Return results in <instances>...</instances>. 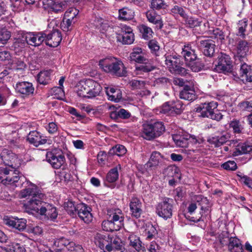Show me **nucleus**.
<instances>
[{
	"label": "nucleus",
	"instance_id": "1",
	"mask_svg": "<svg viewBox=\"0 0 252 252\" xmlns=\"http://www.w3.org/2000/svg\"><path fill=\"white\" fill-rule=\"evenodd\" d=\"M26 187L20 193L21 198H27L25 203L26 208L51 220H55L58 213L55 207L45 202V195L39 190L37 187L30 182H27Z\"/></svg>",
	"mask_w": 252,
	"mask_h": 252
},
{
	"label": "nucleus",
	"instance_id": "2",
	"mask_svg": "<svg viewBox=\"0 0 252 252\" xmlns=\"http://www.w3.org/2000/svg\"><path fill=\"white\" fill-rule=\"evenodd\" d=\"M107 220L102 222V228L106 231H118L124 226V215L118 208L107 210Z\"/></svg>",
	"mask_w": 252,
	"mask_h": 252
},
{
	"label": "nucleus",
	"instance_id": "3",
	"mask_svg": "<svg viewBox=\"0 0 252 252\" xmlns=\"http://www.w3.org/2000/svg\"><path fill=\"white\" fill-rule=\"evenodd\" d=\"M130 60L141 64L136 67V74L147 73L153 70L155 66L153 62L146 57L145 52L139 47L134 48L130 54Z\"/></svg>",
	"mask_w": 252,
	"mask_h": 252
},
{
	"label": "nucleus",
	"instance_id": "4",
	"mask_svg": "<svg viewBox=\"0 0 252 252\" xmlns=\"http://www.w3.org/2000/svg\"><path fill=\"white\" fill-rule=\"evenodd\" d=\"M99 66L104 72L117 76H124L126 73V68L122 61L113 57L100 60Z\"/></svg>",
	"mask_w": 252,
	"mask_h": 252
},
{
	"label": "nucleus",
	"instance_id": "5",
	"mask_svg": "<svg viewBox=\"0 0 252 252\" xmlns=\"http://www.w3.org/2000/svg\"><path fill=\"white\" fill-rule=\"evenodd\" d=\"M19 171L4 165L0 166V183L4 185H12L15 187H20L25 177L20 176Z\"/></svg>",
	"mask_w": 252,
	"mask_h": 252
},
{
	"label": "nucleus",
	"instance_id": "6",
	"mask_svg": "<svg viewBox=\"0 0 252 252\" xmlns=\"http://www.w3.org/2000/svg\"><path fill=\"white\" fill-rule=\"evenodd\" d=\"M217 102L211 101L202 103L196 108V112L200 113L203 117H207L213 120L220 121L222 118V115L217 109Z\"/></svg>",
	"mask_w": 252,
	"mask_h": 252
},
{
	"label": "nucleus",
	"instance_id": "7",
	"mask_svg": "<svg viewBox=\"0 0 252 252\" xmlns=\"http://www.w3.org/2000/svg\"><path fill=\"white\" fill-rule=\"evenodd\" d=\"M165 130L162 122H158L154 124H145L142 126L141 136L148 140L159 136Z\"/></svg>",
	"mask_w": 252,
	"mask_h": 252
},
{
	"label": "nucleus",
	"instance_id": "8",
	"mask_svg": "<svg viewBox=\"0 0 252 252\" xmlns=\"http://www.w3.org/2000/svg\"><path fill=\"white\" fill-rule=\"evenodd\" d=\"M173 200L169 198H164L162 201L159 203L157 206L158 215L166 220L172 215Z\"/></svg>",
	"mask_w": 252,
	"mask_h": 252
},
{
	"label": "nucleus",
	"instance_id": "9",
	"mask_svg": "<svg viewBox=\"0 0 252 252\" xmlns=\"http://www.w3.org/2000/svg\"><path fill=\"white\" fill-rule=\"evenodd\" d=\"M0 158L4 165L11 167L12 169H16L19 166L21 161L17 156L7 149H4L0 154Z\"/></svg>",
	"mask_w": 252,
	"mask_h": 252
},
{
	"label": "nucleus",
	"instance_id": "10",
	"mask_svg": "<svg viewBox=\"0 0 252 252\" xmlns=\"http://www.w3.org/2000/svg\"><path fill=\"white\" fill-rule=\"evenodd\" d=\"M232 61L230 57L223 53H221L218 58V64L216 69L219 72H228L232 69Z\"/></svg>",
	"mask_w": 252,
	"mask_h": 252
},
{
	"label": "nucleus",
	"instance_id": "11",
	"mask_svg": "<svg viewBox=\"0 0 252 252\" xmlns=\"http://www.w3.org/2000/svg\"><path fill=\"white\" fill-rule=\"evenodd\" d=\"M46 34L42 32H29L25 34L24 38L27 44L33 46H38L45 40Z\"/></svg>",
	"mask_w": 252,
	"mask_h": 252
},
{
	"label": "nucleus",
	"instance_id": "12",
	"mask_svg": "<svg viewBox=\"0 0 252 252\" xmlns=\"http://www.w3.org/2000/svg\"><path fill=\"white\" fill-rule=\"evenodd\" d=\"M91 208L86 204L82 203L77 205V212L78 217L85 223H89L93 220Z\"/></svg>",
	"mask_w": 252,
	"mask_h": 252
},
{
	"label": "nucleus",
	"instance_id": "13",
	"mask_svg": "<svg viewBox=\"0 0 252 252\" xmlns=\"http://www.w3.org/2000/svg\"><path fill=\"white\" fill-rule=\"evenodd\" d=\"M15 89L17 93L22 95L23 97H28L32 94L34 90L32 83L25 81L18 82Z\"/></svg>",
	"mask_w": 252,
	"mask_h": 252
},
{
	"label": "nucleus",
	"instance_id": "14",
	"mask_svg": "<svg viewBox=\"0 0 252 252\" xmlns=\"http://www.w3.org/2000/svg\"><path fill=\"white\" fill-rule=\"evenodd\" d=\"M165 62L170 70L173 69L183 75L186 74V69L179 66L180 61L178 58L172 56H167L165 57Z\"/></svg>",
	"mask_w": 252,
	"mask_h": 252
},
{
	"label": "nucleus",
	"instance_id": "15",
	"mask_svg": "<svg viewBox=\"0 0 252 252\" xmlns=\"http://www.w3.org/2000/svg\"><path fill=\"white\" fill-rule=\"evenodd\" d=\"M65 4L66 2L63 0H44L43 1L45 8H49L55 13L63 11Z\"/></svg>",
	"mask_w": 252,
	"mask_h": 252
},
{
	"label": "nucleus",
	"instance_id": "16",
	"mask_svg": "<svg viewBox=\"0 0 252 252\" xmlns=\"http://www.w3.org/2000/svg\"><path fill=\"white\" fill-rule=\"evenodd\" d=\"M4 222L6 225L19 231L24 230L26 227L27 220L24 219L6 217L4 219Z\"/></svg>",
	"mask_w": 252,
	"mask_h": 252
},
{
	"label": "nucleus",
	"instance_id": "17",
	"mask_svg": "<svg viewBox=\"0 0 252 252\" xmlns=\"http://www.w3.org/2000/svg\"><path fill=\"white\" fill-rule=\"evenodd\" d=\"M142 203L137 197H132L129 203V208L131 215L132 217L138 219L142 213Z\"/></svg>",
	"mask_w": 252,
	"mask_h": 252
},
{
	"label": "nucleus",
	"instance_id": "18",
	"mask_svg": "<svg viewBox=\"0 0 252 252\" xmlns=\"http://www.w3.org/2000/svg\"><path fill=\"white\" fill-rule=\"evenodd\" d=\"M27 140L31 144L37 147L46 143L45 137L36 130L31 131L27 136Z\"/></svg>",
	"mask_w": 252,
	"mask_h": 252
},
{
	"label": "nucleus",
	"instance_id": "19",
	"mask_svg": "<svg viewBox=\"0 0 252 252\" xmlns=\"http://www.w3.org/2000/svg\"><path fill=\"white\" fill-rule=\"evenodd\" d=\"M61 33L58 30H54L52 33L46 34L45 41L46 45L55 47L58 46L62 41Z\"/></svg>",
	"mask_w": 252,
	"mask_h": 252
},
{
	"label": "nucleus",
	"instance_id": "20",
	"mask_svg": "<svg viewBox=\"0 0 252 252\" xmlns=\"http://www.w3.org/2000/svg\"><path fill=\"white\" fill-rule=\"evenodd\" d=\"M47 161L55 169L60 168L64 162V157L62 155L58 156L52 152H48L46 154Z\"/></svg>",
	"mask_w": 252,
	"mask_h": 252
},
{
	"label": "nucleus",
	"instance_id": "21",
	"mask_svg": "<svg viewBox=\"0 0 252 252\" xmlns=\"http://www.w3.org/2000/svg\"><path fill=\"white\" fill-rule=\"evenodd\" d=\"M200 47L206 56L211 57L215 52V42L212 40L207 39L200 41Z\"/></svg>",
	"mask_w": 252,
	"mask_h": 252
},
{
	"label": "nucleus",
	"instance_id": "22",
	"mask_svg": "<svg viewBox=\"0 0 252 252\" xmlns=\"http://www.w3.org/2000/svg\"><path fill=\"white\" fill-rule=\"evenodd\" d=\"M240 79L243 82H252V68L244 63L241 64L240 69Z\"/></svg>",
	"mask_w": 252,
	"mask_h": 252
},
{
	"label": "nucleus",
	"instance_id": "23",
	"mask_svg": "<svg viewBox=\"0 0 252 252\" xmlns=\"http://www.w3.org/2000/svg\"><path fill=\"white\" fill-rule=\"evenodd\" d=\"M101 90V86L92 79H88V92L86 97L92 98L98 96Z\"/></svg>",
	"mask_w": 252,
	"mask_h": 252
},
{
	"label": "nucleus",
	"instance_id": "24",
	"mask_svg": "<svg viewBox=\"0 0 252 252\" xmlns=\"http://www.w3.org/2000/svg\"><path fill=\"white\" fill-rule=\"evenodd\" d=\"M173 139L176 145L181 147H187L189 142L194 144L199 143L198 140L194 135H189V138H185L180 135H176L173 136Z\"/></svg>",
	"mask_w": 252,
	"mask_h": 252
},
{
	"label": "nucleus",
	"instance_id": "25",
	"mask_svg": "<svg viewBox=\"0 0 252 252\" xmlns=\"http://www.w3.org/2000/svg\"><path fill=\"white\" fill-rule=\"evenodd\" d=\"M163 156L160 153L157 151H154L152 153L150 158L146 164L147 169H153L157 168L159 163L162 161Z\"/></svg>",
	"mask_w": 252,
	"mask_h": 252
},
{
	"label": "nucleus",
	"instance_id": "26",
	"mask_svg": "<svg viewBox=\"0 0 252 252\" xmlns=\"http://www.w3.org/2000/svg\"><path fill=\"white\" fill-rule=\"evenodd\" d=\"M182 55L184 56L186 64L188 63L196 60L197 55L195 53V49L191 44L185 45L182 49Z\"/></svg>",
	"mask_w": 252,
	"mask_h": 252
},
{
	"label": "nucleus",
	"instance_id": "27",
	"mask_svg": "<svg viewBox=\"0 0 252 252\" xmlns=\"http://www.w3.org/2000/svg\"><path fill=\"white\" fill-rule=\"evenodd\" d=\"M146 15L148 21L156 25L158 29H161L162 28L163 23L161 18L156 12L155 10L148 11Z\"/></svg>",
	"mask_w": 252,
	"mask_h": 252
},
{
	"label": "nucleus",
	"instance_id": "28",
	"mask_svg": "<svg viewBox=\"0 0 252 252\" xmlns=\"http://www.w3.org/2000/svg\"><path fill=\"white\" fill-rule=\"evenodd\" d=\"M74 245V242H70L64 237L56 239L54 242V247L56 248V251L59 252H63L62 250H64V248L68 250L69 247H72Z\"/></svg>",
	"mask_w": 252,
	"mask_h": 252
},
{
	"label": "nucleus",
	"instance_id": "29",
	"mask_svg": "<svg viewBox=\"0 0 252 252\" xmlns=\"http://www.w3.org/2000/svg\"><path fill=\"white\" fill-rule=\"evenodd\" d=\"M180 98L185 100L191 101L196 98V94L193 86L185 85L183 90L180 93Z\"/></svg>",
	"mask_w": 252,
	"mask_h": 252
},
{
	"label": "nucleus",
	"instance_id": "30",
	"mask_svg": "<svg viewBox=\"0 0 252 252\" xmlns=\"http://www.w3.org/2000/svg\"><path fill=\"white\" fill-rule=\"evenodd\" d=\"M234 151L233 156H238L252 152V143L248 142L238 143Z\"/></svg>",
	"mask_w": 252,
	"mask_h": 252
},
{
	"label": "nucleus",
	"instance_id": "31",
	"mask_svg": "<svg viewBox=\"0 0 252 252\" xmlns=\"http://www.w3.org/2000/svg\"><path fill=\"white\" fill-rule=\"evenodd\" d=\"M105 89L109 100L118 102L122 98V92L119 89L113 87H107Z\"/></svg>",
	"mask_w": 252,
	"mask_h": 252
},
{
	"label": "nucleus",
	"instance_id": "32",
	"mask_svg": "<svg viewBox=\"0 0 252 252\" xmlns=\"http://www.w3.org/2000/svg\"><path fill=\"white\" fill-rule=\"evenodd\" d=\"M228 248L230 252H244L241 241L236 237H230L229 238Z\"/></svg>",
	"mask_w": 252,
	"mask_h": 252
},
{
	"label": "nucleus",
	"instance_id": "33",
	"mask_svg": "<svg viewBox=\"0 0 252 252\" xmlns=\"http://www.w3.org/2000/svg\"><path fill=\"white\" fill-rule=\"evenodd\" d=\"M230 138V134L224 132L220 136L214 137L209 140L210 144L218 147L222 145Z\"/></svg>",
	"mask_w": 252,
	"mask_h": 252
},
{
	"label": "nucleus",
	"instance_id": "34",
	"mask_svg": "<svg viewBox=\"0 0 252 252\" xmlns=\"http://www.w3.org/2000/svg\"><path fill=\"white\" fill-rule=\"evenodd\" d=\"M51 72L50 70L41 71L37 76L38 82L44 85L49 84L51 80Z\"/></svg>",
	"mask_w": 252,
	"mask_h": 252
},
{
	"label": "nucleus",
	"instance_id": "35",
	"mask_svg": "<svg viewBox=\"0 0 252 252\" xmlns=\"http://www.w3.org/2000/svg\"><path fill=\"white\" fill-rule=\"evenodd\" d=\"M88 79L81 80L77 84L76 91L79 96L86 97L88 94Z\"/></svg>",
	"mask_w": 252,
	"mask_h": 252
},
{
	"label": "nucleus",
	"instance_id": "36",
	"mask_svg": "<svg viewBox=\"0 0 252 252\" xmlns=\"http://www.w3.org/2000/svg\"><path fill=\"white\" fill-rule=\"evenodd\" d=\"M249 50V46L246 41L241 40L239 42L236 50L237 54L239 57L241 58L244 57Z\"/></svg>",
	"mask_w": 252,
	"mask_h": 252
},
{
	"label": "nucleus",
	"instance_id": "37",
	"mask_svg": "<svg viewBox=\"0 0 252 252\" xmlns=\"http://www.w3.org/2000/svg\"><path fill=\"white\" fill-rule=\"evenodd\" d=\"M107 237L101 234L97 233L94 237V243L101 250L105 251V246L108 245V242Z\"/></svg>",
	"mask_w": 252,
	"mask_h": 252
},
{
	"label": "nucleus",
	"instance_id": "38",
	"mask_svg": "<svg viewBox=\"0 0 252 252\" xmlns=\"http://www.w3.org/2000/svg\"><path fill=\"white\" fill-rule=\"evenodd\" d=\"M121 166L118 164L115 167L111 169L107 173L106 180L109 183H113L117 180L119 177L118 170L121 169Z\"/></svg>",
	"mask_w": 252,
	"mask_h": 252
},
{
	"label": "nucleus",
	"instance_id": "39",
	"mask_svg": "<svg viewBox=\"0 0 252 252\" xmlns=\"http://www.w3.org/2000/svg\"><path fill=\"white\" fill-rule=\"evenodd\" d=\"M119 18L123 20H128L134 17V12L127 8L125 7L119 10Z\"/></svg>",
	"mask_w": 252,
	"mask_h": 252
},
{
	"label": "nucleus",
	"instance_id": "40",
	"mask_svg": "<svg viewBox=\"0 0 252 252\" xmlns=\"http://www.w3.org/2000/svg\"><path fill=\"white\" fill-rule=\"evenodd\" d=\"M129 244L133 247L137 251L141 250V242L138 237L133 234H130L128 237Z\"/></svg>",
	"mask_w": 252,
	"mask_h": 252
},
{
	"label": "nucleus",
	"instance_id": "41",
	"mask_svg": "<svg viewBox=\"0 0 252 252\" xmlns=\"http://www.w3.org/2000/svg\"><path fill=\"white\" fill-rule=\"evenodd\" d=\"M173 106L171 102H167L164 103L161 106L157 109V111L159 113L164 114L167 115H173Z\"/></svg>",
	"mask_w": 252,
	"mask_h": 252
},
{
	"label": "nucleus",
	"instance_id": "42",
	"mask_svg": "<svg viewBox=\"0 0 252 252\" xmlns=\"http://www.w3.org/2000/svg\"><path fill=\"white\" fill-rule=\"evenodd\" d=\"M6 250L8 252H26L23 246L16 243H11L6 246Z\"/></svg>",
	"mask_w": 252,
	"mask_h": 252
},
{
	"label": "nucleus",
	"instance_id": "43",
	"mask_svg": "<svg viewBox=\"0 0 252 252\" xmlns=\"http://www.w3.org/2000/svg\"><path fill=\"white\" fill-rule=\"evenodd\" d=\"M186 65L194 72L199 71L203 67V64L197 58L195 61H191L188 63Z\"/></svg>",
	"mask_w": 252,
	"mask_h": 252
},
{
	"label": "nucleus",
	"instance_id": "44",
	"mask_svg": "<svg viewBox=\"0 0 252 252\" xmlns=\"http://www.w3.org/2000/svg\"><path fill=\"white\" fill-rule=\"evenodd\" d=\"M167 5L164 0H152L151 7L153 10H160L166 8Z\"/></svg>",
	"mask_w": 252,
	"mask_h": 252
},
{
	"label": "nucleus",
	"instance_id": "45",
	"mask_svg": "<svg viewBox=\"0 0 252 252\" xmlns=\"http://www.w3.org/2000/svg\"><path fill=\"white\" fill-rule=\"evenodd\" d=\"M140 32L142 33V37L145 39H149L152 37L153 33L151 28L146 25H141L139 27Z\"/></svg>",
	"mask_w": 252,
	"mask_h": 252
},
{
	"label": "nucleus",
	"instance_id": "46",
	"mask_svg": "<svg viewBox=\"0 0 252 252\" xmlns=\"http://www.w3.org/2000/svg\"><path fill=\"white\" fill-rule=\"evenodd\" d=\"M229 126L232 129L235 134H240L243 130V127L240 124L239 121L234 120L230 123Z\"/></svg>",
	"mask_w": 252,
	"mask_h": 252
},
{
	"label": "nucleus",
	"instance_id": "47",
	"mask_svg": "<svg viewBox=\"0 0 252 252\" xmlns=\"http://www.w3.org/2000/svg\"><path fill=\"white\" fill-rule=\"evenodd\" d=\"M79 13V11L74 8L68 9L64 13V17L69 19L73 22H76L77 16Z\"/></svg>",
	"mask_w": 252,
	"mask_h": 252
},
{
	"label": "nucleus",
	"instance_id": "48",
	"mask_svg": "<svg viewBox=\"0 0 252 252\" xmlns=\"http://www.w3.org/2000/svg\"><path fill=\"white\" fill-rule=\"evenodd\" d=\"M75 23V22L64 17L61 24L62 29L64 32H68L72 29L73 25Z\"/></svg>",
	"mask_w": 252,
	"mask_h": 252
},
{
	"label": "nucleus",
	"instance_id": "49",
	"mask_svg": "<svg viewBox=\"0 0 252 252\" xmlns=\"http://www.w3.org/2000/svg\"><path fill=\"white\" fill-rule=\"evenodd\" d=\"M64 207L66 211L70 216H73L77 212V207H76L73 202L68 201L64 204Z\"/></svg>",
	"mask_w": 252,
	"mask_h": 252
},
{
	"label": "nucleus",
	"instance_id": "50",
	"mask_svg": "<svg viewBox=\"0 0 252 252\" xmlns=\"http://www.w3.org/2000/svg\"><path fill=\"white\" fill-rule=\"evenodd\" d=\"M171 12L173 15H179L183 18H185L187 17V14L183 9V8L179 5H174L170 10Z\"/></svg>",
	"mask_w": 252,
	"mask_h": 252
},
{
	"label": "nucleus",
	"instance_id": "51",
	"mask_svg": "<svg viewBox=\"0 0 252 252\" xmlns=\"http://www.w3.org/2000/svg\"><path fill=\"white\" fill-rule=\"evenodd\" d=\"M184 19H185L186 24L190 28H192L200 25L201 22L194 17H189L187 15L186 18Z\"/></svg>",
	"mask_w": 252,
	"mask_h": 252
},
{
	"label": "nucleus",
	"instance_id": "52",
	"mask_svg": "<svg viewBox=\"0 0 252 252\" xmlns=\"http://www.w3.org/2000/svg\"><path fill=\"white\" fill-rule=\"evenodd\" d=\"M94 22V25L96 28L99 29L101 32H103L109 28L108 24L105 22L104 20L101 18H97Z\"/></svg>",
	"mask_w": 252,
	"mask_h": 252
},
{
	"label": "nucleus",
	"instance_id": "53",
	"mask_svg": "<svg viewBox=\"0 0 252 252\" xmlns=\"http://www.w3.org/2000/svg\"><path fill=\"white\" fill-rule=\"evenodd\" d=\"M247 27V20L245 19L239 21L238 24V32L237 34L239 36L244 37L246 28Z\"/></svg>",
	"mask_w": 252,
	"mask_h": 252
},
{
	"label": "nucleus",
	"instance_id": "54",
	"mask_svg": "<svg viewBox=\"0 0 252 252\" xmlns=\"http://www.w3.org/2000/svg\"><path fill=\"white\" fill-rule=\"evenodd\" d=\"M122 248L121 244L112 245L108 243L105 246V251L104 252H122Z\"/></svg>",
	"mask_w": 252,
	"mask_h": 252
},
{
	"label": "nucleus",
	"instance_id": "55",
	"mask_svg": "<svg viewBox=\"0 0 252 252\" xmlns=\"http://www.w3.org/2000/svg\"><path fill=\"white\" fill-rule=\"evenodd\" d=\"M52 93L55 97L58 99H63L65 96L63 88L61 87H55L52 89Z\"/></svg>",
	"mask_w": 252,
	"mask_h": 252
},
{
	"label": "nucleus",
	"instance_id": "56",
	"mask_svg": "<svg viewBox=\"0 0 252 252\" xmlns=\"http://www.w3.org/2000/svg\"><path fill=\"white\" fill-rule=\"evenodd\" d=\"M221 166L223 169L230 171L235 170L237 168L236 162L232 160H229L223 163Z\"/></svg>",
	"mask_w": 252,
	"mask_h": 252
},
{
	"label": "nucleus",
	"instance_id": "57",
	"mask_svg": "<svg viewBox=\"0 0 252 252\" xmlns=\"http://www.w3.org/2000/svg\"><path fill=\"white\" fill-rule=\"evenodd\" d=\"M114 153L118 156H122L126 153L125 147L122 145H117L113 148Z\"/></svg>",
	"mask_w": 252,
	"mask_h": 252
},
{
	"label": "nucleus",
	"instance_id": "58",
	"mask_svg": "<svg viewBox=\"0 0 252 252\" xmlns=\"http://www.w3.org/2000/svg\"><path fill=\"white\" fill-rule=\"evenodd\" d=\"M10 33L5 29H1L0 31V41L2 43L6 42L10 37Z\"/></svg>",
	"mask_w": 252,
	"mask_h": 252
},
{
	"label": "nucleus",
	"instance_id": "59",
	"mask_svg": "<svg viewBox=\"0 0 252 252\" xmlns=\"http://www.w3.org/2000/svg\"><path fill=\"white\" fill-rule=\"evenodd\" d=\"M173 106V115L180 114L183 108V104L181 102L178 101L176 102H171Z\"/></svg>",
	"mask_w": 252,
	"mask_h": 252
},
{
	"label": "nucleus",
	"instance_id": "60",
	"mask_svg": "<svg viewBox=\"0 0 252 252\" xmlns=\"http://www.w3.org/2000/svg\"><path fill=\"white\" fill-rule=\"evenodd\" d=\"M241 110L243 111L252 112V105L250 102L244 101L239 104Z\"/></svg>",
	"mask_w": 252,
	"mask_h": 252
},
{
	"label": "nucleus",
	"instance_id": "61",
	"mask_svg": "<svg viewBox=\"0 0 252 252\" xmlns=\"http://www.w3.org/2000/svg\"><path fill=\"white\" fill-rule=\"evenodd\" d=\"M123 42L126 44H130L132 43L134 40V33L127 34L122 35Z\"/></svg>",
	"mask_w": 252,
	"mask_h": 252
},
{
	"label": "nucleus",
	"instance_id": "62",
	"mask_svg": "<svg viewBox=\"0 0 252 252\" xmlns=\"http://www.w3.org/2000/svg\"><path fill=\"white\" fill-rule=\"evenodd\" d=\"M147 249L149 252H160V247L155 241H152Z\"/></svg>",
	"mask_w": 252,
	"mask_h": 252
},
{
	"label": "nucleus",
	"instance_id": "63",
	"mask_svg": "<svg viewBox=\"0 0 252 252\" xmlns=\"http://www.w3.org/2000/svg\"><path fill=\"white\" fill-rule=\"evenodd\" d=\"M240 181L250 188L252 189V180L247 176H240Z\"/></svg>",
	"mask_w": 252,
	"mask_h": 252
},
{
	"label": "nucleus",
	"instance_id": "64",
	"mask_svg": "<svg viewBox=\"0 0 252 252\" xmlns=\"http://www.w3.org/2000/svg\"><path fill=\"white\" fill-rule=\"evenodd\" d=\"M117 115L121 118L126 119L129 118L131 114L128 111L121 109L117 112Z\"/></svg>",
	"mask_w": 252,
	"mask_h": 252
}]
</instances>
